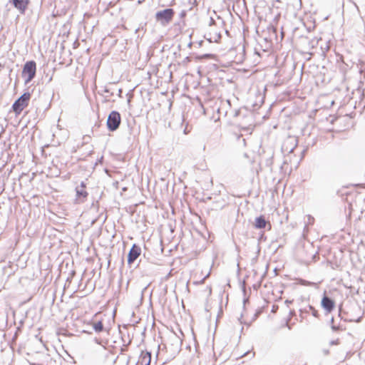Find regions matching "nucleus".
<instances>
[{"mask_svg":"<svg viewBox=\"0 0 365 365\" xmlns=\"http://www.w3.org/2000/svg\"><path fill=\"white\" fill-rule=\"evenodd\" d=\"M267 225V222L266 221L264 216H259V217H256L255 222V226L256 228H258V229L265 228ZM268 226H269V229H271V225L269 223H268Z\"/></svg>","mask_w":365,"mask_h":365,"instance_id":"obj_10","label":"nucleus"},{"mask_svg":"<svg viewBox=\"0 0 365 365\" xmlns=\"http://www.w3.org/2000/svg\"><path fill=\"white\" fill-rule=\"evenodd\" d=\"M334 317H332V318L331 319V320H330L331 326L332 324H334Z\"/></svg>","mask_w":365,"mask_h":365,"instance_id":"obj_23","label":"nucleus"},{"mask_svg":"<svg viewBox=\"0 0 365 365\" xmlns=\"http://www.w3.org/2000/svg\"><path fill=\"white\" fill-rule=\"evenodd\" d=\"M104 92H105V93H109V90H108V89H107V88H106V89L104 90Z\"/></svg>","mask_w":365,"mask_h":365,"instance_id":"obj_27","label":"nucleus"},{"mask_svg":"<svg viewBox=\"0 0 365 365\" xmlns=\"http://www.w3.org/2000/svg\"><path fill=\"white\" fill-rule=\"evenodd\" d=\"M314 221V219L311 215H307V222L309 224H313Z\"/></svg>","mask_w":365,"mask_h":365,"instance_id":"obj_16","label":"nucleus"},{"mask_svg":"<svg viewBox=\"0 0 365 365\" xmlns=\"http://www.w3.org/2000/svg\"><path fill=\"white\" fill-rule=\"evenodd\" d=\"M86 183L82 181L80 186L76 187V202L77 204H81L86 201L88 195L86 190Z\"/></svg>","mask_w":365,"mask_h":365,"instance_id":"obj_5","label":"nucleus"},{"mask_svg":"<svg viewBox=\"0 0 365 365\" xmlns=\"http://www.w3.org/2000/svg\"><path fill=\"white\" fill-rule=\"evenodd\" d=\"M120 121V115L118 111L113 110L112 112H110V114L108 115L106 123L108 130H116L119 128Z\"/></svg>","mask_w":365,"mask_h":365,"instance_id":"obj_3","label":"nucleus"},{"mask_svg":"<svg viewBox=\"0 0 365 365\" xmlns=\"http://www.w3.org/2000/svg\"><path fill=\"white\" fill-rule=\"evenodd\" d=\"M184 133H185V134L187 133L186 128L184 130Z\"/></svg>","mask_w":365,"mask_h":365,"instance_id":"obj_28","label":"nucleus"},{"mask_svg":"<svg viewBox=\"0 0 365 365\" xmlns=\"http://www.w3.org/2000/svg\"><path fill=\"white\" fill-rule=\"evenodd\" d=\"M186 14V12L185 11H182L181 13H180V16L181 17H184Z\"/></svg>","mask_w":365,"mask_h":365,"instance_id":"obj_20","label":"nucleus"},{"mask_svg":"<svg viewBox=\"0 0 365 365\" xmlns=\"http://www.w3.org/2000/svg\"><path fill=\"white\" fill-rule=\"evenodd\" d=\"M93 329L96 332H100V331H103V323L101 321H99L96 323H94Z\"/></svg>","mask_w":365,"mask_h":365,"instance_id":"obj_12","label":"nucleus"},{"mask_svg":"<svg viewBox=\"0 0 365 365\" xmlns=\"http://www.w3.org/2000/svg\"><path fill=\"white\" fill-rule=\"evenodd\" d=\"M213 56H214L212 54H204V55H202V56H198L196 58L197 59H203V58H211Z\"/></svg>","mask_w":365,"mask_h":365,"instance_id":"obj_14","label":"nucleus"},{"mask_svg":"<svg viewBox=\"0 0 365 365\" xmlns=\"http://www.w3.org/2000/svg\"><path fill=\"white\" fill-rule=\"evenodd\" d=\"M311 310H309L308 307L304 308V309H300L301 314L303 313H309Z\"/></svg>","mask_w":365,"mask_h":365,"instance_id":"obj_17","label":"nucleus"},{"mask_svg":"<svg viewBox=\"0 0 365 365\" xmlns=\"http://www.w3.org/2000/svg\"><path fill=\"white\" fill-rule=\"evenodd\" d=\"M248 302V299H245L243 301L244 306L246 304V303Z\"/></svg>","mask_w":365,"mask_h":365,"instance_id":"obj_25","label":"nucleus"},{"mask_svg":"<svg viewBox=\"0 0 365 365\" xmlns=\"http://www.w3.org/2000/svg\"><path fill=\"white\" fill-rule=\"evenodd\" d=\"M321 305L327 313H330L334 309L335 302L332 299L324 294L322 297Z\"/></svg>","mask_w":365,"mask_h":365,"instance_id":"obj_8","label":"nucleus"},{"mask_svg":"<svg viewBox=\"0 0 365 365\" xmlns=\"http://www.w3.org/2000/svg\"><path fill=\"white\" fill-rule=\"evenodd\" d=\"M151 361V354L148 351L142 352L138 363L141 365H150Z\"/></svg>","mask_w":365,"mask_h":365,"instance_id":"obj_11","label":"nucleus"},{"mask_svg":"<svg viewBox=\"0 0 365 365\" xmlns=\"http://www.w3.org/2000/svg\"><path fill=\"white\" fill-rule=\"evenodd\" d=\"M174 11L173 9H165L159 11L155 14L156 20L162 24L165 25L171 21L174 16Z\"/></svg>","mask_w":365,"mask_h":365,"instance_id":"obj_4","label":"nucleus"},{"mask_svg":"<svg viewBox=\"0 0 365 365\" xmlns=\"http://www.w3.org/2000/svg\"><path fill=\"white\" fill-rule=\"evenodd\" d=\"M300 284L302 285H304V286H311V285L314 284V283L308 282V281L304 280V279H300Z\"/></svg>","mask_w":365,"mask_h":365,"instance_id":"obj_15","label":"nucleus"},{"mask_svg":"<svg viewBox=\"0 0 365 365\" xmlns=\"http://www.w3.org/2000/svg\"><path fill=\"white\" fill-rule=\"evenodd\" d=\"M308 309H309V310H312V314L314 317H319L318 312L312 306L309 305Z\"/></svg>","mask_w":365,"mask_h":365,"instance_id":"obj_13","label":"nucleus"},{"mask_svg":"<svg viewBox=\"0 0 365 365\" xmlns=\"http://www.w3.org/2000/svg\"><path fill=\"white\" fill-rule=\"evenodd\" d=\"M338 344V340L331 341V344Z\"/></svg>","mask_w":365,"mask_h":365,"instance_id":"obj_22","label":"nucleus"},{"mask_svg":"<svg viewBox=\"0 0 365 365\" xmlns=\"http://www.w3.org/2000/svg\"><path fill=\"white\" fill-rule=\"evenodd\" d=\"M36 73V63L34 61L25 63L22 70V77L24 78V83L28 84L35 77Z\"/></svg>","mask_w":365,"mask_h":365,"instance_id":"obj_1","label":"nucleus"},{"mask_svg":"<svg viewBox=\"0 0 365 365\" xmlns=\"http://www.w3.org/2000/svg\"><path fill=\"white\" fill-rule=\"evenodd\" d=\"M331 327L333 331H338L339 329V327L335 326L334 324H332Z\"/></svg>","mask_w":365,"mask_h":365,"instance_id":"obj_18","label":"nucleus"},{"mask_svg":"<svg viewBox=\"0 0 365 365\" xmlns=\"http://www.w3.org/2000/svg\"><path fill=\"white\" fill-rule=\"evenodd\" d=\"M14 6L19 11L21 14H24L28 7L29 0H10Z\"/></svg>","mask_w":365,"mask_h":365,"instance_id":"obj_9","label":"nucleus"},{"mask_svg":"<svg viewBox=\"0 0 365 365\" xmlns=\"http://www.w3.org/2000/svg\"><path fill=\"white\" fill-rule=\"evenodd\" d=\"M31 93L26 92L22 94L12 105L13 110L19 115L29 105Z\"/></svg>","mask_w":365,"mask_h":365,"instance_id":"obj_2","label":"nucleus"},{"mask_svg":"<svg viewBox=\"0 0 365 365\" xmlns=\"http://www.w3.org/2000/svg\"><path fill=\"white\" fill-rule=\"evenodd\" d=\"M121 93H122V89L120 88V89H118V96H120Z\"/></svg>","mask_w":365,"mask_h":365,"instance_id":"obj_24","label":"nucleus"},{"mask_svg":"<svg viewBox=\"0 0 365 365\" xmlns=\"http://www.w3.org/2000/svg\"><path fill=\"white\" fill-rule=\"evenodd\" d=\"M214 23V19L212 18L210 19V24Z\"/></svg>","mask_w":365,"mask_h":365,"instance_id":"obj_26","label":"nucleus"},{"mask_svg":"<svg viewBox=\"0 0 365 365\" xmlns=\"http://www.w3.org/2000/svg\"><path fill=\"white\" fill-rule=\"evenodd\" d=\"M240 110H235V113H234V116L235 117H237L240 115Z\"/></svg>","mask_w":365,"mask_h":365,"instance_id":"obj_19","label":"nucleus"},{"mask_svg":"<svg viewBox=\"0 0 365 365\" xmlns=\"http://www.w3.org/2000/svg\"><path fill=\"white\" fill-rule=\"evenodd\" d=\"M141 249L139 246L134 244L130 250L128 255V263L131 264L133 263L140 255Z\"/></svg>","mask_w":365,"mask_h":365,"instance_id":"obj_7","label":"nucleus"},{"mask_svg":"<svg viewBox=\"0 0 365 365\" xmlns=\"http://www.w3.org/2000/svg\"><path fill=\"white\" fill-rule=\"evenodd\" d=\"M208 276H209V274H207V275H206V276H205V277L201 280L200 283H203V282H204V281H205V279Z\"/></svg>","mask_w":365,"mask_h":365,"instance_id":"obj_21","label":"nucleus"},{"mask_svg":"<svg viewBox=\"0 0 365 365\" xmlns=\"http://www.w3.org/2000/svg\"><path fill=\"white\" fill-rule=\"evenodd\" d=\"M297 145V140L294 137H289L282 146V151L285 153H291Z\"/></svg>","mask_w":365,"mask_h":365,"instance_id":"obj_6","label":"nucleus"}]
</instances>
